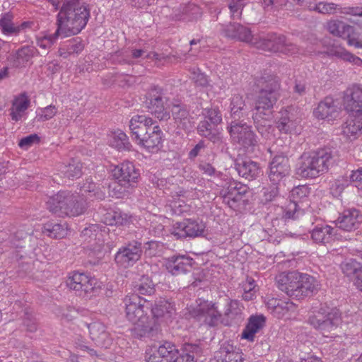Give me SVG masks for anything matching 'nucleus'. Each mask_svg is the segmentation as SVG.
Segmentation results:
<instances>
[{"label": "nucleus", "instance_id": "1", "mask_svg": "<svg viewBox=\"0 0 362 362\" xmlns=\"http://www.w3.org/2000/svg\"><path fill=\"white\" fill-rule=\"evenodd\" d=\"M89 6L81 0L66 1L61 6L57 16V26L62 33V37L79 33L87 25L90 18Z\"/></svg>", "mask_w": 362, "mask_h": 362}, {"label": "nucleus", "instance_id": "2", "mask_svg": "<svg viewBox=\"0 0 362 362\" xmlns=\"http://www.w3.org/2000/svg\"><path fill=\"white\" fill-rule=\"evenodd\" d=\"M156 122L145 115H135L129 121L132 137L142 148L148 151L161 144L163 132Z\"/></svg>", "mask_w": 362, "mask_h": 362}, {"label": "nucleus", "instance_id": "3", "mask_svg": "<svg viewBox=\"0 0 362 362\" xmlns=\"http://www.w3.org/2000/svg\"><path fill=\"white\" fill-rule=\"evenodd\" d=\"M123 303L127 318L135 325L134 330L140 332L137 334L141 337L151 336L153 329L148 323V313L151 304L138 295L127 296Z\"/></svg>", "mask_w": 362, "mask_h": 362}, {"label": "nucleus", "instance_id": "4", "mask_svg": "<svg viewBox=\"0 0 362 362\" xmlns=\"http://www.w3.org/2000/svg\"><path fill=\"white\" fill-rule=\"evenodd\" d=\"M46 205L50 212L59 216H77L87 209L86 201L81 196L69 192H59L49 197Z\"/></svg>", "mask_w": 362, "mask_h": 362}, {"label": "nucleus", "instance_id": "5", "mask_svg": "<svg viewBox=\"0 0 362 362\" xmlns=\"http://www.w3.org/2000/svg\"><path fill=\"white\" fill-rule=\"evenodd\" d=\"M257 86L259 90L255 100L254 110L266 112L265 115L270 116L271 113H273L274 105L280 96V84L276 78L267 76L259 78L257 81Z\"/></svg>", "mask_w": 362, "mask_h": 362}, {"label": "nucleus", "instance_id": "6", "mask_svg": "<svg viewBox=\"0 0 362 362\" xmlns=\"http://www.w3.org/2000/svg\"><path fill=\"white\" fill-rule=\"evenodd\" d=\"M254 46L257 49L285 54H296L300 53L298 46L288 41L284 35L270 33L267 37L257 38L254 41Z\"/></svg>", "mask_w": 362, "mask_h": 362}, {"label": "nucleus", "instance_id": "7", "mask_svg": "<svg viewBox=\"0 0 362 362\" xmlns=\"http://www.w3.org/2000/svg\"><path fill=\"white\" fill-rule=\"evenodd\" d=\"M309 322L325 336L335 329L341 322V313L337 308L321 306L309 317Z\"/></svg>", "mask_w": 362, "mask_h": 362}, {"label": "nucleus", "instance_id": "8", "mask_svg": "<svg viewBox=\"0 0 362 362\" xmlns=\"http://www.w3.org/2000/svg\"><path fill=\"white\" fill-rule=\"evenodd\" d=\"M228 132L233 142L238 144L247 153L254 152L258 146V138L251 125L244 121L229 123Z\"/></svg>", "mask_w": 362, "mask_h": 362}, {"label": "nucleus", "instance_id": "9", "mask_svg": "<svg viewBox=\"0 0 362 362\" xmlns=\"http://www.w3.org/2000/svg\"><path fill=\"white\" fill-rule=\"evenodd\" d=\"M168 101L165 91L159 86H152L146 95V107L160 121H166L170 118V114L165 107Z\"/></svg>", "mask_w": 362, "mask_h": 362}, {"label": "nucleus", "instance_id": "10", "mask_svg": "<svg viewBox=\"0 0 362 362\" xmlns=\"http://www.w3.org/2000/svg\"><path fill=\"white\" fill-rule=\"evenodd\" d=\"M142 254V243L134 240L119 248L114 260L119 267L127 269L134 265L141 258Z\"/></svg>", "mask_w": 362, "mask_h": 362}, {"label": "nucleus", "instance_id": "11", "mask_svg": "<svg viewBox=\"0 0 362 362\" xmlns=\"http://www.w3.org/2000/svg\"><path fill=\"white\" fill-rule=\"evenodd\" d=\"M206 226L202 221L187 218L182 222H176L172 227L170 233L176 239L194 238L202 236Z\"/></svg>", "mask_w": 362, "mask_h": 362}, {"label": "nucleus", "instance_id": "12", "mask_svg": "<svg viewBox=\"0 0 362 362\" xmlns=\"http://www.w3.org/2000/svg\"><path fill=\"white\" fill-rule=\"evenodd\" d=\"M191 315L197 321L209 327L218 325L222 317L216 303L208 300L200 303L191 311Z\"/></svg>", "mask_w": 362, "mask_h": 362}, {"label": "nucleus", "instance_id": "13", "mask_svg": "<svg viewBox=\"0 0 362 362\" xmlns=\"http://www.w3.org/2000/svg\"><path fill=\"white\" fill-rule=\"evenodd\" d=\"M289 173L290 165L286 153L278 152L269 163L268 174L269 182L272 184H281Z\"/></svg>", "mask_w": 362, "mask_h": 362}, {"label": "nucleus", "instance_id": "14", "mask_svg": "<svg viewBox=\"0 0 362 362\" xmlns=\"http://www.w3.org/2000/svg\"><path fill=\"white\" fill-rule=\"evenodd\" d=\"M309 154L322 175L335 165L338 160L337 151L329 146L317 148Z\"/></svg>", "mask_w": 362, "mask_h": 362}, {"label": "nucleus", "instance_id": "15", "mask_svg": "<svg viewBox=\"0 0 362 362\" xmlns=\"http://www.w3.org/2000/svg\"><path fill=\"white\" fill-rule=\"evenodd\" d=\"M113 175L118 180L119 185L125 188L134 187L140 177L139 170L130 161H124L117 165L114 169Z\"/></svg>", "mask_w": 362, "mask_h": 362}, {"label": "nucleus", "instance_id": "16", "mask_svg": "<svg viewBox=\"0 0 362 362\" xmlns=\"http://www.w3.org/2000/svg\"><path fill=\"white\" fill-rule=\"evenodd\" d=\"M300 273L293 271L276 277L277 287L290 298L299 299Z\"/></svg>", "mask_w": 362, "mask_h": 362}, {"label": "nucleus", "instance_id": "17", "mask_svg": "<svg viewBox=\"0 0 362 362\" xmlns=\"http://www.w3.org/2000/svg\"><path fill=\"white\" fill-rule=\"evenodd\" d=\"M362 223V213L355 208L344 209L335 221L336 228L351 232L359 228Z\"/></svg>", "mask_w": 362, "mask_h": 362}, {"label": "nucleus", "instance_id": "18", "mask_svg": "<svg viewBox=\"0 0 362 362\" xmlns=\"http://www.w3.org/2000/svg\"><path fill=\"white\" fill-rule=\"evenodd\" d=\"M103 233L98 225H91L83 229L81 232V237L87 243V247L95 254L102 252L105 240Z\"/></svg>", "mask_w": 362, "mask_h": 362}, {"label": "nucleus", "instance_id": "19", "mask_svg": "<svg viewBox=\"0 0 362 362\" xmlns=\"http://www.w3.org/2000/svg\"><path fill=\"white\" fill-rule=\"evenodd\" d=\"M247 192L246 186L233 181L228 183L227 187H223L220 194L225 204L230 208H235Z\"/></svg>", "mask_w": 362, "mask_h": 362}, {"label": "nucleus", "instance_id": "20", "mask_svg": "<svg viewBox=\"0 0 362 362\" xmlns=\"http://www.w3.org/2000/svg\"><path fill=\"white\" fill-rule=\"evenodd\" d=\"M230 123L244 121L248 117L249 108L247 107L244 97L239 93H235L230 98L229 105Z\"/></svg>", "mask_w": 362, "mask_h": 362}, {"label": "nucleus", "instance_id": "21", "mask_svg": "<svg viewBox=\"0 0 362 362\" xmlns=\"http://www.w3.org/2000/svg\"><path fill=\"white\" fill-rule=\"evenodd\" d=\"M171 112L177 129L187 132L193 127V117L190 115L189 110L186 105L174 104Z\"/></svg>", "mask_w": 362, "mask_h": 362}, {"label": "nucleus", "instance_id": "22", "mask_svg": "<svg viewBox=\"0 0 362 362\" xmlns=\"http://www.w3.org/2000/svg\"><path fill=\"white\" fill-rule=\"evenodd\" d=\"M296 174L305 179H314L322 175L309 153H304L300 157Z\"/></svg>", "mask_w": 362, "mask_h": 362}, {"label": "nucleus", "instance_id": "23", "mask_svg": "<svg viewBox=\"0 0 362 362\" xmlns=\"http://www.w3.org/2000/svg\"><path fill=\"white\" fill-rule=\"evenodd\" d=\"M193 259L185 255H173L166 260L165 267L169 273L178 276L190 272Z\"/></svg>", "mask_w": 362, "mask_h": 362}, {"label": "nucleus", "instance_id": "24", "mask_svg": "<svg viewBox=\"0 0 362 362\" xmlns=\"http://www.w3.org/2000/svg\"><path fill=\"white\" fill-rule=\"evenodd\" d=\"M337 231V228L329 225H317L310 232L311 239L317 244H329L339 239Z\"/></svg>", "mask_w": 362, "mask_h": 362}, {"label": "nucleus", "instance_id": "25", "mask_svg": "<svg viewBox=\"0 0 362 362\" xmlns=\"http://www.w3.org/2000/svg\"><path fill=\"white\" fill-rule=\"evenodd\" d=\"M177 354L175 344L165 341L146 358V362H170Z\"/></svg>", "mask_w": 362, "mask_h": 362}, {"label": "nucleus", "instance_id": "26", "mask_svg": "<svg viewBox=\"0 0 362 362\" xmlns=\"http://www.w3.org/2000/svg\"><path fill=\"white\" fill-rule=\"evenodd\" d=\"M90 337L96 344L107 348L111 344L112 339L106 329L105 325L100 322L95 321L86 324Z\"/></svg>", "mask_w": 362, "mask_h": 362}, {"label": "nucleus", "instance_id": "27", "mask_svg": "<svg viewBox=\"0 0 362 362\" xmlns=\"http://www.w3.org/2000/svg\"><path fill=\"white\" fill-rule=\"evenodd\" d=\"M223 32L225 36L238 39L240 41L250 43L254 46V41L257 38L252 35L251 30L239 23H233L226 25Z\"/></svg>", "mask_w": 362, "mask_h": 362}, {"label": "nucleus", "instance_id": "28", "mask_svg": "<svg viewBox=\"0 0 362 362\" xmlns=\"http://www.w3.org/2000/svg\"><path fill=\"white\" fill-rule=\"evenodd\" d=\"M235 167L239 175L248 180L257 179L262 173L259 164L250 159L236 161Z\"/></svg>", "mask_w": 362, "mask_h": 362}, {"label": "nucleus", "instance_id": "29", "mask_svg": "<svg viewBox=\"0 0 362 362\" xmlns=\"http://www.w3.org/2000/svg\"><path fill=\"white\" fill-rule=\"evenodd\" d=\"M30 104V100L25 93L15 96L9 109L11 119L14 122L21 120L25 115Z\"/></svg>", "mask_w": 362, "mask_h": 362}, {"label": "nucleus", "instance_id": "30", "mask_svg": "<svg viewBox=\"0 0 362 362\" xmlns=\"http://www.w3.org/2000/svg\"><path fill=\"white\" fill-rule=\"evenodd\" d=\"M344 106L348 112H360L362 109V88L356 86L348 89L344 97Z\"/></svg>", "mask_w": 362, "mask_h": 362}, {"label": "nucleus", "instance_id": "31", "mask_svg": "<svg viewBox=\"0 0 362 362\" xmlns=\"http://www.w3.org/2000/svg\"><path fill=\"white\" fill-rule=\"evenodd\" d=\"M339 108L336 101L331 97H326L320 102L314 110L315 116L320 119L334 118L338 115Z\"/></svg>", "mask_w": 362, "mask_h": 362}, {"label": "nucleus", "instance_id": "32", "mask_svg": "<svg viewBox=\"0 0 362 362\" xmlns=\"http://www.w3.org/2000/svg\"><path fill=\"white\" fill-rule=\"evenodd\" d=\"M197 132L214 144H218L222 142V136L218 125L208 120L203 119L199 122Z\"/></svg>", "mask_w": 362, "mask_h": 362}, {"label": "nucleus", "instance_id": "33", "mask_svg": "<svg viewBox=\"0 0 362 362\" xmlns=\"http://www.w3.org/2000/svg\"><path fill=\"white\" fill-rule=\"evenodd\" d=\"M13 15L10 13H4L0 18V29L7 35H16L21 30L28 28L29 22H23L19 25H16L13 22Z\"/></svg>", "mask_w": 362, "mask_h": 362}, {"label": "nucleus", "instance_id": "34", "mask_svg": "<svg viewBox=\"0 0 362 362\" xmlns=\"http://www.w3.org/2000/svg\"><path fill=\"white\" fill-rule=\"evenodd\" d=\"M319 288L320 284L315 277L300 273L299 299L313 294L318 291Z\"/></svg>", "mask_w": 362, "mask_h": 362}, {"label": "nucleus", "instance_id": "35", "mask_svg": "<svg viewBox=\"0 0 362 362\" xmlns=\"http://www.w3.org/2000/svg\"><path fill=\"white\" fill-rule=\"evenodd\" d=\"M201 14V9L194 4L189 3L180 6L179 9L174 11L173 18L177 21H192L197 18Z\"/></svg>", "mask_w": 362, "mask_h": 362}, {"label": "nucleus", "instance_id": "36", "mask_svg": "<svg viewBox=\"0 0 362 362\" xmlns=\"http://www.w3.org/2000/svg\"><path fill=\"white\" fill-rule=\"evenodd\" d=\"M266 112L255 111L252 114V119L254 124L258 132L262 136H267L269 133L272 128V120L273 118V113L270 116H267Z\"/></svg>", "mask_w": 362, "mask_h": 362}, {"label": "nucleus", "instance_id": "37", "mask_svg": "<svg viewBox=\"0 0 362 362\" xmlns=\"http://www.w3.org/2000/svg\"><path fill=\"white\" fill-rule=\"evenodd\" d=\"M81 277H83V279L80 278L81 280L78 281V289L81 290V296H80L88 298L94 295L99 287L97 286V279L83 273H81Z\"/></svg>", "mask_w": 362, "mask_h": 362}, {"label": "nucleus", "instance_id": "38", "mask_svg": "<svg viewBox=\"0 0 362 362\" xmlns=\"http://www.w3.org/2000/svg\"><path fill=\"white\" fill-rule=\"evenodd\" d=\"M42 233L52 238L61 239L66 235L67 226L66 223L49 221L44 224Z\"/></svg>", "mask_w": 362, "mask_h": 362}, {"label": "nucleus", "instance_id": "39", "mask_svg": "<svg viewBox=\"0 0 362 362\" xmlns=\"http://www.w3.org/2000/svg\"><path fill=\"white\" fill-rule=\"evenodd\" d=\"M150 310L156 318L165 317L168 319L175 313L174 304L165 300H160L153 308L151 307Z\"/></svg>", "mask_w": 362, "mask_h": 362}, {"label": "nucleus", "instance_id": "40", "mask_svg": "<svg viewBox=\"0 0 362 362\" xmlns=\"http://www.w3.org/2000/svg\"><path fill=\"white\" fill-rule=\"evenodd\" d=\"M268 308L272 310L274 316L281 318L293 309L294 304L289 301L272 299L268 302Z\"/></svg>", "mask_w": 362, "mask_h": 362}, {"label": "nucleus", "instance_id": "41", "mask_svg": "<svg viewBox=\"0 0 362 362\" xmlns=\"http://www.w3.org/2000/svg\"><path fill=\"white\" fill-rule=\"evenodd\" d=\"M182 354L179 356L184 358L185 362H194V358L202 355L203 349L200 344L185 343L181 349Z\"/></svg>", "mask_w": 362, "mask_h": 362}, {"label": "nucleus", "instance_id": "42", "mask_svg": "<svg viewBox=\"0 0 362 362\" xmlns=\"http://www.w3.org/2000/svg\"><path fill=\"white\" fill-rule=\"evenodd\" d=\"M134 291L136 293L134 295L139 296V295L151 296L156 291L155 284L148 276H143L134 283Z\"/></svg>", "mask_w": 362, "mask_h": 362}, {"label": "nucleus", "instance_id": "43", "mask_svg": "<svg viewBox=\"0 0 362 362\" xmlns=\"http://www.w3.org/2000/svg\"><path fill=\"white\" fill-rule=\"evenodd\" d=\"M343 273L349 278H351L354 284L360 276L362 275V264L356 259H351L343 262L341 265Z\"/></svg>", "mask_w": 362, "mask_h": 362}, {"label": "nucleus", "instance_id": "44", "mask_svg": "<svg viewBox=\"0 0 362 362\" xmlns=\"http://www.w3.org/2000/svg\"><path fill=\"white\" fill-rule=\"evenodd\" d=\"M242 314L243 306L238 300H231L227 303L224 315L228 320H230L231 322H234L237 323L240 322L243 319Z\"/></svg>", "mask_w": 362, "mask_h": 362}, {"label": "nucleus", "instance_id": "45", "mask_svg": "<svg viewBox=\"0 0 362 362\" xmlns=\"http://www.w3.org/2000/svg\"><path fill=\"white\" fill-rule=\"evenodd\" d=\"M276 124L279 130L285 134L296 132L297 127V122L290 117L288 111L281 112V117Z\"/></svg>", "mask_w": 362, "mask_h": 362}, {"label": "nucleus", "instance_id": "46", "mask_svg": "<svg viewBox=\"0 0 362 362\" xmlns=\"http://www.w3.org/2000/svg\"><path fill=\"white\" fill-rule=\"evenodd\" d=\"M310 194V188L307 185H298L291 191V200L303 206H308V198Z\"/></svg>", "mask_w": 362, "mask_h": 362}, {"label": "nucleus", "instance_id": "47", "mask_svg": "<svg viewBox=\"0 0 362 362\" xmlns=\"http://www.w3.org/2000/svg\"><path fill=\"white\" fill-rule=\"evenodd\" d=\"M37 52V49L33 46L23 47L16 52L15 65L16 66H24Z\"/></svg>", "mask_w": 362, "mask_h": 362}, {"label": "nucleus", "instance_id": "48", "mask_svg": "<svg viewBox=\"0 0 362 362\" xmlns=\"http://www.w3.org/2000/svg\"><path fill=\"white\" fill-rule=\"evenodd\" d=\"M112 145L119 151H129L132 148V145L129 142V137L121 130L114 132Z\"/></svg>", "mask_w": 362, "mask_h": 362}, {"label": "nucleus", "instance_id": "49", "mask_svg": "<svg viewBox=\"0 0 362 362\" xmlns=\"http://www.w3.org/2000/svg\"><path fill=\"white\" fill-rule=\"evenodd\" d=\"M62 36V33L57 28L55 33L51 35H46L42 37H37L36 45L44 50V54L56 42L57 38Z\"/></svg>", "mask_w": 362, "mask_h": 362}, {"label": "nucleus", "instance_id": "50", "mask_svg": "<svg viewBox=\"0 0 362 362\" xmlns=\"http://www.w3.org/2000/svg\"><path fill=\"white\" fill-rule=\"evenodd\" d=\"M359 132L362 133V123L357 115L347 120L343 126L344 134L349 138L356 137Z\"/></svg>", "mask_w": 362, "mask_h": 362}, {"label": "nucleus", "instance_id": "51", "mask_svg": "<svg viewBox=\"0 0 362 362\" xmlns=\"http://www.w3.org/2000/svg\"><path fill=\"white\" fill-rule=\"evenodd\" d=\"M81 191L88 192L90 197L96 199L102 200L105 197V192L93 182L91 179H87L81 187Z\"/></svg>", "mask_w": 362, "mask_h": 362}, {"label": "nucleus", "instance_id": "52", "mask_svg": "<svg viewBox=\"0 0 362 362\" xmlns=\"http://www.w3.org/2000/svg\"><path fill=\"white\" fill-rule=\"evenodd\" d=\"M303 206L291 200V202L288 204L284 210V216L286 218L289 219H297L300 216L304 214Z\"/></svg>", "mask_w": 362, "mask_h": 362}, {"label": "nucleus", "instance_id": "53", "mask_svg": "<svg viewBox=\"0 0 362 362\" xmlns=\"http://www.w3.org/2000/svg\"><path fill=\"white\" fill-rule=\"evenodd\" d=\"M129 216L122 211H113L109 213L107 216L109 225L124 226L129 221Z\"/></svg>", "mask_w": 362, "mask_h": 362}, {"label": "nucleus", "instance_id": "54", "mask_svg": "<svg viewBox=\"0 0 362 362\" xmlns=\"http://www.w3.org/2000/svg\"><path fill=\"white\" fill-rule=\"evenodd\" d=\"M82 167L80 163H73L64 166L62 173L64 177L74 180L78 178L82 175Z\"/></svg>", "mask_w": 362, "mask_h": 362}, {"label": "nucleus", "instance_id": "55", "mask_svg": "<svg viewBox=\"0 0 362 362\" xmlns=\"http://www.w3.org/2000/svg\"><path fill=\"white\" fill-rule=\"evenodd\" d=\"M350 185L348 175H344L335 180L330 186V190L334 196H339L344 189Z\"/></svg>", "mask_w": 362, "mask_h": 362}, {"label": "nucleus", "instance_id": "56", "mask_svg": "<svg viewBox=\"0 0 362 362\" xmlns=\"http://www.w3.org/2000/svg\"><path fill=\"white\" fill-rule=\"evenodd\" d=\"M204 119L217 125L222 122V114L218 107H211L204 110Z\"/></svg>", "mask_w": 362, "mask_h": 362}, {"label": "nucleus", "instance_id": "57", "mask_svg": "<svg viewBox=\"0 0 362 362\" xmlns=\"http://www.w3.org/2000/svg\"><path fill=\"white\" fill-rule=\"evenodd\" d=\"M280 184H272L267 187L263 189V200L266 202L274 201L279 197Z\"/></svg>", "mask_w": 362, "mask_h": 362}, {"label": "nucleus", "instance_id": "58", "mask_svg": "<svg viewBox=\"0 0 362 362\" xmlns=\"http://www.w3.org/2000/svg\"><path fill=\"white\" fill-rule=\"evenodd\" d=\"M65 45L69 54H78L84 49L83 41L79 37L73 38Z\"/></svg>", "mask_w": 362, "mask_h": 362}, {"label": "nucleus", "instance_id": "59", "mask_svg": "<svg viewBox=\"0 0 362 362\" xmlns=\"http://www.w3.org/2000/svg\"><path fill=\"white\" fill-rule=\"evenodd\" d=\"M81 277V273L78 272H73L66 279V284L67 287L76 292L77 296H81V290L78 289V281Z\"/></svg>", "mask_w": 362, "mask_h": 362}, {"label": "nucleus", "instance_id": "60", "mask_svg": "<svg viewBox=\"0 0 362 362\" xmlns=\"http://www.w3.org/2000/svg\"><path fill=\"white\" fill-rule=\"evenodd\" d=\"M199 170L205 175L209 177H219L221 173L217 171L215 167L210 163L204 160L200 161L198 165Z\"/></svg>", "mask_w": 362, "mask_h": 362}, {"label": "nucleus", "instance_id": "61", "mask_svg": "<svg viewBox=\"0 0 362 362\" xmlns=\"http://www.w3.org/2000/svg\"><path fill=\"white\" fill-rule=\"evenodd\" d=\"M265 317L263 315H252L249 318L247 324L251 329H255L257 333L264 327Z\"/></svg>", "mask_w": 362, "mask_h": 362}, {"label": "nucleus", "instance_id": "62", "mask_svg": "<svg viewBox=\"0 0 362 362\" xmlns=\"http://www.w3.org/2000/svg\"><path fill=\"white\" fill-rule=\"evenodd\" d=\"M245 0H231L228 5L231 16L235 18L241 15L242 10L245 6Z\"/></svg>", "mask_w": 362, "mask_h": 362}, {"label": "nucleus", "instance_id": "63", "mask_svg": "<svg viewBox=\"0 0 362 362\" xmlns=\"http://www.w3.org/2000/svg\"><path fill=\"white\" fill-rule=\"evenodd\" d=\"M57 112V110L54 105H48L41 109V113L38 115L40 121H47L52 119Z\"/></svg>", "mask_w": 362, "mask_h": 362}, {"label": "nucleus", "instance_id": "64", "mask_svg": "<svg viewBox=\"0 0 362 362\" xmlns=\"http://www.w3.org/2000/svg\"><path fill=\"white\" fill-rule=\"evenodd\" d=\"M347 50L341 46L333 45L328 48L327 54L329 56L335 57L340 59L344 60Z\"/></svg>", "mask_w": 362, "mask_h": 362}]
</instances>
